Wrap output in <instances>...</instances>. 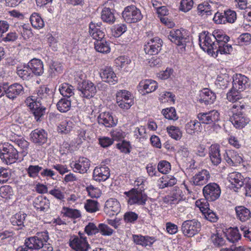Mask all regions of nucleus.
Instances as JSON below:
<instances>
[{
	"mask_svg": "<svg viewBox=\"0 0 251 251\" xmlns=\"http://www.w3.org/2000/svg\"><path fill=\"white\" fill-rule=\"evenodd\" d=\"M124 20L128 23H135L141 21L143 15L140 10L134 5L126 7L122 13Z\"/></svg>",
	"mask_w": 251,
	"mask_h": 251,
	"instance_id": "0eeeda50",
	"label": "nucleus"
},
{
	"mask_svg": "<svg viewBox=\"0 0 251 251\" xmlns=\"http://www.w3.org/2000/svg\"><path fill=\"white\" fill-rule=\"evenodd\" d=\"M157 82L151 79H146L141 81L139 87L140 90L143 89L146 93H150L155 91L157 88Z\"/></svg>",
	"mask_w": 251,
	"mask_h": 251,
	"instance_id": "473e14b6",
	"label": "nucleus"
},
{
	"mask_svg": "<svg viewBox=\"0 0 251 251\" xmlns=\"http://www.w3.org/2000/svg\"><path fill=\"white\" fill-rule=\"evenodd\" d=\"M11 141L13 142L15 146H17L21 149V151L24 156L27 153V149L29 146V143L23 138H14L11 139Z\"/></svg>",
	"mask_w": 251,
	"mask_h": 251,
	"instance_id": "58836bf2",
	"label": "nucleus"
},
{
	"mask_svg": "<svg viewBox=\"0 0 251 251\" xmlns=\"http://www.w3.org/2000/svg\"><path fill=\"white\" fill-rule=\"evenodd\" d=\"M162 46V40L156 37L147 42L144 46V50L146 54L155 55L161 50Z\"/></svg>",
	"mask_w": 251,
	"mask_h": 251,
	"instance_id": "4468645a",
	"label": "nucleus"
},
{
	"mask_svg": "<svg viewBox=\"0 0 251 251\" xmlns=\"http://www.w3.org/2000/svg\"><path fill=\"white\" fill-rule=\"evenodd\" d=\"M63 210L64 215L67 217L73 218H77L80 217V212L77 209L64 207Z\"/></svg>",
	"mask_w": 251,
	"mask_h": 251,
	"instance_id": "864d4df0",
	"label": "nucleus"
},
{
	"mask_svg": "<svg viewBox=\"0 0 251 251\" xmlns=\"http://www.w3.org/2000/svg\"><path fill=\"white\" fill-rule=\"evenodd\" d=\"M50 90L46 86H41L38 90L37 95L38 99L40 98L42 100H47L48 98H50Z\"/></svg>",
	"mask_w": 251,
	"mask_h": 251,
	"instance_id": "5fc2aeb1",
	"label": "nucleus"
},
{
	"mask_svg": "<svg viewBox=\"0 0 251 251\" xmlns=\"http://www.w3.org/2000/svg\"><path fill=\"white\" fill-rule=\"evenodd\" d=\"M85 232L88 235L91 236L99 232L98 227L93 223H89L84 229Z\"/></svg>",
	"mask_w": 251,
	"mask_h": 251,
	"instance_id": "bf43d9fd",
	"label": "nucleus"
},
{
	"mask_svg": "<svg viewBox=\"0 0 251 251\" xmlns=\"http://www.w3.org/2000/svg\"><path fill=\"white\" fill-rule=\"evenodd\" d=\"M24 87L20 83H15L8 86L6 90V96L9 99L14 100L24 94Z\"/></svg>",
	"mask_w": 251,
	"mask_h": 251,
	"instance_id": "aec40b11",
	"label": "nucleus"
},
{
	"mask_svg": "<svg viewBox=\"0 0 251 251\" xmlns=\"http://www.w3.org/2000/svg\"><path fill=\"white\" fill-rule=\"evenodd\" d=\"M185 33L184 30L173 29L170 31L168 39L176 45L185 48L188 40Z\"/></svg>",
	"mask_w": 251,
	"mask_h": 251,
	"instance_id": "f8f14e48",
	"label": "nucleus"
},
{
	"mask_svg": "<svg viewBox=\"0 0 251 251\" xmlns=\"http://www.w3.org/2000/svg\"><path fill=\"white\" fill-rule=\"evenodd\" d=\"M219 147L217 145H212L209 148V155L210 160L214 165H218L221 162V156Z\"/></svg>",
	"mask_w": 251,
	"mask_h": 251,
	"instance_id": "c85d7f7f",
	"label": "nucleus"
},
{
	"mask_svg": "<svg viewBox=\"0 0 251 251\" xmlns=\"http://www.w3.org/2000/svg\"><path fill=\"white\" fill-rule=\"evenodd\" d=\"M29 106L35 117V119L37 121L40 120L45 114L46 108L39 101H34L30 102Z\"/></svg>",
	"mask_w": 251,
	"mask_h": 251,
	"instance_id": "cd10ccee",
	"label": "nucleus"
},
{
	"mask_svg": "<svg viewBox=\"0 0 251 251\" xmlns=\"http://www.w3.org/2000/svg\"><path fill=\"white\" fill-rule=\"evenodd\" d=\"M215 39V38L212 35V34L206 31H202L200 33L199 36V44L201 48L215 58L219 52L216 53L219 48L214 41Z\"/></svg>",
	"mask_w": 251,
	"mask_h": 251,
	"instance_id": "f257e3e1",
	"label": "nucleus"
},
{
	"mask_svg": "<svg viewBox=\"0 0 251 251\" xmlns=\"http://www.w3.org/2000/svg\"><path fill=\"white\" fill-rule=\"evenodd\" d=\"M49 237L47 232L37 233L36 235L25 240V244L30 251L38 250L43 247L44 242H47Z\"/></svg>",
	"mask_w": 251,
	"mask_h": 251,
	"instance_id": "39448f33",
	"label": "nucleus"
},
{
	"mask_svg": "<svg viewBox=\"0 0 251 251\" xmlns=\"http://www.w3.org/2000/svg\"><path fill=\"white\" fill-rule=\"evenodd\" d=\"M203 196L207 201H213L217 200L220 196V187L216 183H210L202 189Z\"/></svg>",
	"mask_w": 251,
	"mask_h": 251,
	"instance_id": "6e6552de",
	"label": "nucleus"
},
{
	"mask_svg": "<svg viewBox=\"0 0 251 251\" xmlns=\"http://www.w3.org/2000/svg\"><path fill=\"white\" fill-rule=\"evenodd\" d=\"M162 188L173 186L176 183V179L173 176L171 177L165 176L162 177Z\"/></svg>",
	"mask_w": 251,
	"mask_h": 251,
	"instance_id": "e2e57ef3",
	"label": "nucleus"
},
{
	"mask_svg": "<svg viewBox=\"0 0 251 251\" xmlns=\"http://www.w3.org/2000/svg\"><path fill=\"white\" fill-rule=\"evenodd\" d=\"M143 188L141 187V188ZM124 194L128 198V203L132 205H144L147 200V196L141 189L133 188L128 192H125Z\"/></svg>",
	"mask_w": 251,
	"mask_h": 251,
	"instance_id": "423d86ee",
	"label": "nucleus"
},
{
	"mask_svg": "<svg viewBox=\"0 0 251 251\" xmlns=\"http://www.w3.org/2000/svg\"><path fill=\"white\" fill-rule=\"evenodd\" d=\"M216 98L215 94L208 88L203 89L200 91L197 97V101L205 105L213 103Z\"/></svg>",
	"mask_w": 251,
	"mask_h": 251,
	"instance_id": "dca6fc26",
	"label": "nucleus"
},
{
	"mask_svg": "<svg viewBox=\"0 0 251 251\" xmlns=\"http://www.w3.org/2000/svg\"><path fill=\"white\" fill-rule=\"evenodd\" d=\"M90 166V160L84 157H80L74 164H72V167L75 172L84 174L87 172Z\"/></svg>",
	"mask_w": 251,
	"mask_h": 251,
	"instance_id": "393cba45",
	"label": "nucleus"
},
{
	"mask_svg": "<svg viewBox=\"0 0 251 251\" xmlns=\"http://www.w3.org/2000/svg\"><path fill=\"white\" fill-rule=\"evenodd\" d=\"M212 35L215 38L214 41L219 48L216 53L217 52H220L221 54L230 53L232 51V47L227 43L229 40L228 36L223 34L221 31H214L212 33Z\"/></svg>",
	"mask_w": 251,
	"mask_h": 251,
	"instance_id": "7ed1b4c3",
	"label": "nucleus"
},
{
	"mask_svg": "<svg viewBox=\"0 0 251 251\" xmlns=\"http://www.w3.org/2000/svg\"><path fill=\"white\" fill-rule=\"evenodd\" d=\"M42 167L39 165H29L26 169L27 174L29 177L35 178L38 175L39 172L42 171Z\"/></svg>",
	"mask_w": 251,
	"mask_h": 251,
	"instance_id": "3c124183",
	"label": "nucleus"
},
{
	"mask_svg": "<svg viewBox=\"0 0 251 251\" xmlns=\"http://www.w3.org/2000/svg\"><path fill=\"white\" fill-rule=\"evenodd\" d=\"M77 89L81 92L80 96L87 99L94 97L97 92L96 86L89 80H83L79 82Z\"/></svg>",
	"mask_w": 251,
	"mask_h": 251,
	"instance_id": "9b49d317",
	"label": "nucleus"
},
{
	"mask_svg": "<svg viewBox=\"0 0 251 251\" xmlns=\"http://www.w3.org/2000/svg\"><path fill=\"white\" fill-rule=\"evenodd\" d=\"M89 35L96 41L101 40L105 36L104 32L100 28H97L94 23L91 22L89 28Z\"/></svg>",
	"mask_w": 251,
	"mask_h": 251,
	"instance_id": "72a5a7b5",
	"label": "nucleus"
},
{
	"mask_svg": "<svg viewBox=\"0 0 251 251\" xmlns=\"http://www.w3.org/2000/svg\"><path fill=\"white\" fill-rule=\"evenodd\" d=\"M244 184V189L245 190V194L246 196L251 197V179L249 177L245 178Z\"/></svg>",
	"mask_w": 251,
	"mask_h": 251,
	"instance_id": "774afa93",
	"label": "nucleus"
},
{
	"mask_svg": "<svg viewBox=\"0 0 251 251\" xmlns=\"http://www.w3.org/2000/svg\"><path fill=\"white\" fill-rule=\"evenodd\" d=\"M31 141L35 144L42 145L45 144L48 139V134L43 129H36L30 134Z\"/></svg>",
	"mask_w": 251,
	"mask_h": 251,
	"instance_id": "5701e85b",
	"label": "nucleus"
},
{
	"mask_svg": "<svg viewBox=\"0 0 251 251\" xmlns=\"http://www.w3.org/2000/svg\"><path fill=\"white\" fill-rule=\"evenodd\" d=\"M210 177L209 172L205 169L195 174L191 178V182L194 185L202 186L206 184Z\"/></svg>",
	"mask_w": 251,
	"mask_h": 251,
	"instance_id": "412c9836",
	"label": "nucleus"
},
{
	"mask_svg": "<svg viewBox=\"0 0 251 251\" xmlns=\"http://www.w3.org/2000/svg\"><path fill=\"white\" fill-rule=\"evenodd\" d=\"M26 214L19 212L16 214L11 219V222L13 226H24V221H25Z\"/></svg>",
	"mask_w": 251,
	"mask_h": 251,
	"instance_id": "a18cd8bd",
	"label": "nucleus"
},
{
	"mask_svg": "<svg viewBox=\"0 0 251 251\" xmlns=\"http://www.w3.org/2000/svg\"><path fill=\"white\" fill-rule=\"evenodd\" d=\"M193 4V0H181L179 9L184 12H188L192 9Z\"/></svg>",
	"mask_w": 251,
	"mask_h": 251,
	"instance_id": "13d9d810",
	"label": "nucleus"
},
{
	"mask_svg": "<svg viewBox=\"0 0 251 251\" xmlns=\"http://www.w3.org/2000/svg\"><path fill=\"white\" fill-rule=\"evenodd\" d=\"M225 234L226 239L231 243H235L238 241L241 236L237 227L228 228Z\"/></svg>",
	"mask_w": 251,
	"mask_h": 251,
	"instance_id": "e433bc0d",
	"label": "nucleus"
},
{
	"mask_svg": "<svg viewBox=\"0 0 251 251\" xmlns=\"http://www.w3.org/2000/svg\"><path fill=\"white\" fill-rule=\"evenodd\" d=\"M133 239L136 244L146 247L149 245V241L146 237L142 235H133Z\"/></svg>",
	"mask_w": 251,
	"mask_h": 251,
	"instance_id": "052dcab7",
	"label": "nucleus"
},
{
	"mask_svg": "<svg viewBox=\"0 0 251 251\" xmlns=\"http://www.w3.org/2000/svg\"><path fill=\"white\" fill-rule=\"evenodd\" d=\"M84 208L88 212L95 213L99 211V203L97 201L87 200L84 203Z\"/></svg>",
	"mask_w": 251,
	"mask_h": 251,
	"instance_id": "79ce46f5",
	"label": "nucleus"
},
{
	"mask_svg": "<svg viewBox=\"0 0 251 251\" xmlns=\"http://www.w3.org/2000/svg\"><path fill=\"white\" fill-rule=\"evenodd\" d=\"M99 232L102 235L110 236L113 232V230L110 228L107 225L104 224H100L98 226Z\"/></svg>",
	"mask_w": 251,
	"mask_h": 251,
	"instance_id": "680f3d73",
	"label": "nucleus"
},
{
	"mask_svg": "<svg viewBox=\"0 0 251 251\" xmlns=\"http://www.w3.org/2000/svg\"><path fill=\"white\" fill-rule=\"evenodd\" d=\"M99 125L104 126L106 127H112L117 124L118 120L114 119L111 113L104 112L100 114L98 117Z\"/></svg>",
	"mask_w": 251,
	"mask_h": 251,
	"instance_id": "a211bd4d",
	"label": "nucleus"
},
{
	"mask_svg": "<svg viewBox=\"0 0 251 251\" xmlns=\"http://www.w3.org/2000/svg\"><path fill=\"white\" fill-rule=\"evenodd\" d=\"M197 117L201 124H213L219 120L220 114L216 110H211L208 112L200 113Z\"/></svg>",
	"mask_w": 251,
	"mask_h": 251,
	"instance_id": "ddd939ff",
	"label": "nucleus"
},
{
	"mask_svg": "<svg viewBox=\"0 0 251 251\" xmlns=\"http://www.w3.org/2000/svg\"><path fill=\"white\" fill-rule=\"evenodd\" d=\"M224 159L230 165H236L242 161V157L233 150H229L224 154Z\"/></svg>",
	"mask_w": 251,
	"mask_h": 251,
	"instance_id": "bb28decb",
	"label": "nucleus"
},
{
	"mask_svg": "<svg viewBox=\"0 0 251 251\" xmlns=\"http://www.w3.org/2000/svg\"><path fill=\"white\" fill-rule=\"evenodd\" d=\"M169 135L173 139L178 140L182 137V132L179 127L171 126L167 127Z\"/></svg>",
	"mask_w": 251,
	"mask_h": 251,
	"instance_id": "49530a36",
	"label": "nucleus"
},
{
	"mask_svg": "<svg viewBox=\"0 0 251 251\" xmlns=\"http://www.w3.org/2000/svg\"><path fill=\"white\" fill-rule=\"evenodd\" d=\"M227 178L234 187L239 189L244 185L245 178L241 173L234 172L229 174Z\"/></svg>",
	"mask_w": 251,
	"mask_h": 251,
	"instance_id": "a878e982",
	"label": "nucleus"
},
{
	"mask_svg": "<svg viewBox=\"0 0 251 251\" xmlns=\"http://www.w3.org/2000/svg\"><path fill=\"white\" fill-rule=\"evenodd\" d=\"M116 101L118 106L123 110L128 109L133 104L130 93L126 90L117 92Z\"/></svg>",
	"mask_w": 251,
	"mask_h": 251,
	"instance_id": "9d476101",
	"label": "nucleus"
},
{
	"mask_svg": "<svg viewBox=\"0 0 251 251\" xmlns=\"http://www.w3.org/2000/svg\"><path fill=\"white\" fill-rule=\"evenodd\" d=\"M120 210V204L115 199H109L106 201L104 207V211L109 216L117 214Z\"/></svg>",
	"mask_w": 251,
	"mask_h": 251,
	"instance_id": "4be33fe9",
	"label": "nucleus"
},
{
	"mask_svg": "<svg viewBox=\"0 0 251 251\" xmlns=\"http://www.w3.org/2000/svg\"><path fill=\"white\" fill-rule=\"evenodd\" d=\"M31 71L28 65H24L23 67H17V75L23 80H27L30 78L32 75Z\"/></svg>",
	"mask_w": 251,
	"mask_h": 251,
	"instance_id": "a19ab883",
	"label": "nucleus"
},
{
	"mask_svg": "<svg viewBox=\"0 0 251 251\" xmlns=\"http://www.w3.org/2000/svg\"><path fill=\"white\" fill-rule=\"evenodd\" d=\"M0 196L6 199H10L13 195L12 187L9 185H4L0 188Z\"/></svg>",
	"mask_w": 251,
	"mask_h": 251,
	"instance_id": "8fccbe9b",
	"label": "nucleus"
},
{
	"mask_svg": "<svg viewBox=\"0 0 251 251\" xmlns=\"http://www.w3.org/2000/svg\"><path fill=\"white\" fill-rule=\"evenodd\" d=\"M170 163L165 160L160 161L157 166L158 171L163 174H166L171 170Z\"/></svg>",
	"mask_w": 251,
	"mask_h": 251,
	"instance_id": "603ef678",
	"label": "nucleus"
},
{
	"mask_svg": "<svg viewBox=\"0 0 251 251\" xmlns=\"http://www.w3.org/2000/svg\"><path fill=\"white\" fill-rule=\"evenodd\" d=\"M78 235H71L69 239V246L75 251H88L90 248L84 233L78 232Z\"/></svg>",
	"mask_w": 251,
	"mask_h": 251,
	"instance_id": "20e7f679",
	"label": "nucleus"
},
{
	"mask_svg": "<svg viewBox=\"0 0 251 251\" xmlns=\"http://www.w3.org/2000/svg\"><path fill=\"white\" fill-rule=\"evenodd\" d=\"M214 3L204 1L198 5L197 7L198 13L199 15L203 18H207L209 16L212 17L214 13Z\"/></svg>",
	"mask_w": 251,
	"mask_h": 251,
	"instance_id": "b1692460",
	"label": "nucleus"
},
{
	"mask_svg": "<svg viewBox=\"0 0 251 251\" xmlns=\"http://www.w3.org/2000/svg\"><path fill=\"white\" fill-rule=\"evenodd\" d=\"M201 125L198 121L191 120L185 125V129L188 134L192 135L195 132L200 130Z\"/></svg>",
	"mask_w": 251,
	"mask_h": 251,
	"instance_id": "4c0bfd02",
	"label": "nucleus"
},
{
	"mask_svg": "<svg viewBox=\"0 0 251 251\" xmlns=\"http://www.w3.org/2000/svg\"><path fill=\"white\" fill-rule=\"evenodd\" d=\"M57 109L61 112H67L71 107V100L68 98H63L60 99L57 103Z\"/></svg>",
	"mask_w": 251,
	"mask_h": 251,
	"instance_id": "37998d69",
	"label": "nucleus"
},
{
	"mask_svg": "<svg viewBox=\"0 0 251 251\" xmlns=\"http://www.w3.org/2000/svg\"><path fill=\"white\" fill-rule=\"evenodd\" d=\"M27 65L30 68L32 74H34L36 75H40L44 72L43 63L39 59L34 58L31 60Z\"/></svg>",
	"mask_w": 251,
	"mask_h": 251,
	"instance_id": "7c9ffc66",
	"label": "nucleus"
},
{
	"mask_svg": "<svg viewBox=\"0 0 251 251\" xmlns=\"http://www.w3.org/2000/svg\"><path fill=\"white\" fill-rule=\"evenodd\" d=\"M201 227V223L195 219L186 220L182 224L181 230L185 236L192 237L198 233Z\"/></svg>",
	"mask_w": 251,
	"mask_h": 251,
	"instance_id": "1a4fd4ad",
	"label": "nucleus"
},
{
	"mask_svg": "<svg viewBox=\"0 0 251 251\" xmlns=\"http://www.w3.org/2000/svg\"><path fill=\"white\" fill-rule=\"evenodd\" d=\"M95 49L100 52L107 53L110 51L109 43L104 38L96 41L95 42Z\"/></svg>",
	"mask_w": 251,
	"mask_h": 251,
	"instance_id": "f704fd0d",
	"label": "nucleus"
},
{
	"mask_svg": "<svg viewBox=\"0 0 251 251\" xmlns=\"http://www.w3.org/2000/svg\"><path fill=\"white\" fill-rule=\"evenodd\" d=\"M101 18L104 22L113 24L115 21L113 10L109 8L104 7L101 12Z\"/></svg>",
	"mask_w": 251,
	"mask_h": 251,
	"instance_id": "c9c22d12",
	"label": "nucleus"
},
{
	"mask_svg": "<svg viewBox=\"0 0 251 251\" xmlns=\"http://www.w3.org/2000/svg\"><path fill=\"white\" fill-rule=\"evenodd\" d=\"M74 126L73 123L70 121L62 122L58 126V131L61 133L67 134L72 129Z\"/></svg>",
	"mask_w": 251,
	"mask_h": 251,
	"instance_id": "c03bdc74",
	"label": "nucleus"
},
{
	"mask_svg": "<svg viewBox=\"0 0 251 251\" xmlns=\"http://www.w3.org/2000/svg\"><path fill=\"white\" fill-rule=\"evenodd\" d=\"M30 21L32 26L40 29L44 26V22L41 16L37 13H33L30 17Z\"/></svg>",
	"mask_w": 251,
	"mask_h": 251,
	"instance_id": "ea45409f",
	"label": "nucleus"
},
{
	"mask_svg": "<svg viewBox=\"0 0 251 251\" xmlns=\"http://www.w3.org/2000/svg\"><path fill=\"white\" fill-rule=\"evenodd\" d=\"M59 91L63 97L69 98L74 95L73 87L68 83H63L59 88Z\"/></svg>",
	"mask_w": 251,
	"mask_h": 251,
	"instance_id": "de8ad7c7",
	"label": "nucleus"
},
{
	"mask_svg": "<svg viewBox=\"0 0 251 251\" xmlns=\"http://www.w3.org/2000/svg\"><path fill=\"white\" fill-rule=\"evenodd\" d=\"M110 176V170L105 165L96 167L93 171V179L97 181H104L107 180Z\"/></svg>",
	"mask_w": 251,
	"mask_h": 251,
	"instance_id": "6ab92c4d",
	"label": "nucleus"
},
{
	"mask_svg": "<svg viewBox=\"0 0 251 251\" xmlns=\"http://www.w3.org/2000/svg\"><path fill=\"white\" fill-rule=\"evenodd\" d=\"M33 206L37 210L47 211L50 207V201L45 197L40 196L35 199Z\"/></svg>",
	"mask_w": 251,
	"mask_h": 251,
	"instance_id": "2f4dec72",
	"label": "nucleus"
},
{
	"mask_svg": "<svg viewBox=\"0 0 251 251\" xmlns=\"http://www.w3.org/2000/svg\"><path fill=\"white\" fill-rule=\"evenodd\" d=\"M237 218L242 222H246L251 217L250 210L244 206H237L235 208Z\"/></svg>",
	"mask_w": 251,
	"mask_h": 251,
	"instance_id": "c756f323",
	"label": "nucleus"
},
{
	"mask_svg": "<svg viewBox=\"0 0 251 251\" xmlns=\"http://www.w3.org/2000/svg\"><path fill=\"white\" fill-rule=\"evenodd\" d=\"M117 148L119 149L121 152L128 153L130 152V144L128 142L125 140L122 142L117 144Z\"/></svg>",
	"mask_w": 251,
	"mask_h": 251,
	"instance_id": "338daca9",
	"label": "nucleus"
},
{
	"mask_svg": "<svg viewBox=\"0 0 251 251\" xmlns=\"http://www.w3.org/2000/svg\"><path fill=\"white\" fill-rule=\"evenodd\" d=\"M20 32L21 36L24 40H27L33 36L31 28L26 25H24L22 26Z\"/></svg>",
	"mask_w": 251,
	"mask_h": 251,
	"instance_id": "4d7b16f0",
	"label": "nucleus"
},
{
	"mask_svg": "<svg viewBox=\"0 0 251 251\" xmlns=\"http://www.w3.org/2000/svg\"><path fill=\"white\" fill-rule=\"evenodd\" d=\"M249 78L244 75L236 74L233 76L232 87L239 92L243 91L250 85Z\"/></svg>",
	"mask_w": 251,
	"mask_h": 251,
	"instance_id": "f3484780",
	"label": "nucleus"
},
{
	"mask_svg": "<svg viewBox=\"0 0 251 251\" xmlns=\"http://www.w3.org/2000/svg\"><path fill=\"white\" fill-rule=\"evenodd\" d=\"M165 118L169 120H176L178 119L176 109L174 107L167 108L162 110Z\"/></svg>",
	"mask_w": 251,
	"mask_h": 251,
	"instance_id": "09e8293b",
	"label": "nucleus"
},
{
	"mask_svg": "<svg viewBox=\"0 0 251 251\" xmlns=\"http://www.w3.org/2000/svg\"><path fill=\"white\" fill-rule=\"evenodd\" d=\"M245 106L240 103L236 102L233 104L231 107L233 115L231 121L236 128L244 127L250 122V119L243 111Z\"/></svg>",
	"mask_w": 251,
	"mask_h": 251,
	"instance_id": "f03ea898",
	"label": "nucleus"
},
{
	"mask_svg": "<svg viewBox=\"0 0 251 251\" xmlns=\"http://www.w3.org/2000/svg\"><path fill=\"white\" fill-rule=\"evenodd\" d=\"M239 91L234 89L233 87L230 92L227 94V99L231 102H235L240 99Z\"/></svg>",
	"mask_w": 251,
	"mask_h": 251,
	"instance_id": "6e6d98bb",
	"label": "nucleus"
},
{
	"mask_svg": "<svg viewBox=\"0 0 251 251\" xmlns=\"http://www.w3.org/2000/svg\"><path fill=\"white\" fill-rule=\"evenodd\" d=\"M211 239L212 243L217 247L222 246L225 243V239L219 234L212 235Z\"/></svg>",
	"mask_w": 251,
	"mask_h": 251,
	"instance_id": "69168bd1",
	"label": "nucleus"
},
{
	"mask_svg": "<svg viewBox=\"0 0 251 251\" xmlns=\"http://www.w3.org/2000/svg\"><path fill=\"white\" fill-rule=\"evenodd\" d=\"M100 76L102 80L110 85H114L118 82V77L110 67H105L100 70Z\"/></svg>",
	"mask_w": 251,
	"mask_h": 251,
	"instance_id": "2eb2a0df",
	"label": "nucleus"
},
{
	"mask_svg": "<svg viewBox=\"0 0 251 251\" xmlns=\"http://www.w3.org/2000/svg\"><path fill=\"white\" fill-rule=\"evenodd\" d=\"M226 23H233L236 20V13L235 11L228 9L225 11Z\"/></svg>",
	"mask_w": 251,
	"mask_h": 251,
	"instance_id": "0e129e2a",
	"label": "nucleus"
}]
</instances>
